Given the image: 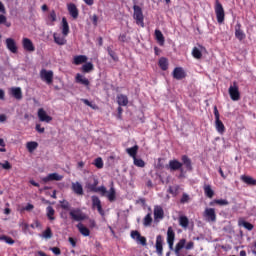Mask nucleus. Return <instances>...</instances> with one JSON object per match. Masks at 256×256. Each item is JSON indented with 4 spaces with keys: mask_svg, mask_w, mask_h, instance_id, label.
Wrapping results in <instances>:
<instances>
[{
    "mask_svg": "<svg viewBox=\"0 0 256 256\" xmlns=\"http://www.w3.org/2000/svg\"><path fill=\"white\" fill-rule=\"evenodd\" d=\"M99 180L96 177H90L89 180L86 182L85 187L88 189V191H91L92 193H100L101 197H107L108 201L110 203H113V201H116L117 199V191L115 190V187L113 185L107 191V188L105 186H99Z\"/></svg>",
    "mask_w": 256,
    "mask_h": 256,
    "instance_id": "obj_1",
    "label": "nucleus"
},
{
    "mask_svg": "<svg viewBox=\"0 0 256 256\" xmlns=\"http://www.w3.org/2000/svg\"><path fill=\"white\" fill-rule=\"evenodd\" d=\"M187 240L185 238L180 239L179 242L176 244L174 252L176 256H185V253H183V251H181L182 249H185L187 251L193 249V247H195V243H193L192 241L188 242L187 244ZM186 244V245H185Z\"/></svg>",
    "mask_w": 256,
    "mask_h": 256,
    "instance_id": "obj_2",
    "label": "nucleus"
},
{
    "mask_svg": "<svg viewBox=\"0 0 256 256\" xmlns=\"http://www.w3.org/2000/svg\"><path fill=\"white\" fill-rule=\"evenodd\" d=\"M214 11H215L217 22L220 25L225 23V9L223 8V4H221L219 0H215Z\"/></svg>",
    "mask_w": 256,
    "mask_h": 256,
    "instance_id": "obj_3",
    "label": "nucleus"
},
{
    "mask_svg": "<svg viewBox=\"0 0 256 256\" xmlns=\"http://www.w3.org/2000/svg\"><path fill=\"white\" fill-rule=\"evenodd\" d=\"M134 14L133 17L136 21L137 25H141L142 27H145V17L143 16V9L140 8L138 5L133 6Z\"/></svg>",
    "mask_w": 256,
    "mask_h": 256,
    "instance_id": "obj_4",
    "label": "nucleus"
},
{
    "mask_svg": "<svg viewBox=\"0 0 256 256\" xmlns=\"http://www.w3.org/2000/svg\"><path fill=\"white\" fill-rule=\"evenodd\" d=\"M228 93L232 101H239L241 99V92H239V84L236 81L228 89Z\"/></svg>",
    "mask_w": 256,
    "mask_h": 256,
    "instance_id": "obj_5",
    "label": "nucleus"
},
{
    "mask_svg": "<svg viewBox=\"0 0 256 256\" xmlns=\"http://www.w3.org/2000/svg\"><path fill=\"white\" fill-rule=\"evenodd\" d=\"M214 117H215V127L216 131L220 134L223 135L225 133V124L221 121L219 110L217 109V106H214Z\"/></svg>",
    "mask_w": 256,
    "mask_h": 256,
    "instance_id": "obj_6",
    "label": "nucleus"
},
{
    "mask_svg": "<svg viewBox=\"0 0 256 256\" xmlns=\"http://www.w3.org/2000/svg\"><path fill=\"white\" fill-rule=\"evenodd\" d=\"M131 239H134L138 245H142V247H147V238L142 236L141 233L137 230H132L130 233Z\"/></svg>",
    "mask_w": 256,
    "mask_h": 256,
    "instance_id": "obj_7",
    "label": "nucleus"
},
{
    "mask_svg": "<svg viewBox=\"0 0 256 256\" xmlns=\"http://www.w3.org/2000/svg\"><path fill=\"white\" fill-rule=\"evenodd\" d=\"M69 215H70L72 221H85V219H87V216L79 208L72 209L69 212Z\"/></svg>",
    "mask_w": 256,
    "mask_h": 256,
    "instance_id": "obj_8",
    "label": "nucleus"
},
{
    "mask_svg": "<svg viewBox=\"0 0 256 256\" xmlns=\"http://www.w3.org/2000/svg\"><path fill=\"white\" fill-rule=\"evenodd\" d=\"M92 201V209H97L99 215L101 217H105V210H103V206L101 205V199L98 198V196L93 195L91 197Z\"/></svg>",
    "mask_w": 256,
    "mask_h": 256,
    "instance_id": "obj_9",
    "label": "nucleus"
},
{
    "mask_svg": "<svg viewBox=\"0 0 256 256\" xmlns=\"http://www.w3.org/2000/svg\"><path fill=\"white\" fill-rule=\"evenodd\" d=\"M40 78L47 83V85H51L53 83V72L51 70L42 69L40 71Z\"/></svg>",
    "mask_w": 256,
    "mask_h": 256,
    "instance_id": "obj_10",
    "label": "nucleus"
},
{
    "mask_svg": "<svg viewBox=\"0 0 256 256\" xmlns=\"http://www.w3.org/2000/svg\"><path fill=\"white\" fill-rule=\"evenodd\" d=\"M204 217L208 222L215 223L217 221V214L214 208H206L204 211Z\"/></svg>",
    "mask_w": 256,
    "mask_h": 256,
    "instance_id": "obj_11",
    "label": "nucleus"
},
{
    "mask_svg": "<svg viewBox=\"0 0 256 256\" xmlns=\"http://www.w3.org/2000/svg\"><path fill=\"white\" fill-rule=\"evenodd\" d=\"M38 119L42 123H51L53 121V117L47 115V112L43 108L38 109Z\"/></svg>",
    "mask_w": 256,
    "mask_h": 256,
    "instance_id": "obj_12",
    "label": "nucleus"
},
{
    "mask_svg": "<svg viewBox=\"0 0 256 256\" xmlns=\"http://www.w3.org/2000/svg\"><path fill=\"white\" fill-rule=\"evenodd\" d=\"M5 45L8 51H10V53H14V54L17 53L18 48H17V42H15V39L7 38L5 40Z\"/></svg>",
    "mask_w": 256,
    "mask_h": 256,
    "instance_id": "obj_13",
    "label": "nucleus"
},
{
    "mask_svg": "<svg viewBox=\"0 0 256 256\" xmlns=\"http://www.w3.org/2000/svg\"><path fill=\"white\" fill-rule=\"evenodd\" d=\"M172 76L174 77V79H177V81H181V79H185V77H187V73L183 68L176 67L173 70Z\"/></svg>",
    "mask_w": 256,
    "mask_h": 256,
    "instance_id": "obj_14",
    "label": "nucleus"
},
{
    "mask_svg": "<svg viewBox=\"0 0 256 256\" xmlns=\"http://www.w3.org/2000/svg\"><path fill=\"white\" fill-rule=\"evenodd\" d=\"M168 168L170 169V171H183V163H181L177 159L170 160Z\"/></svg>",
    "mask_w": 256,
    "mask_h": 256,
    "instance_id": "obj_15",
    "label": "nucleus"
},
{
    "mask_svg": "<svg viewBox=\"0 0 256 256\" xmlns=\"http://www.w3.org/2000/svg\"><path fill=\"white\" fill-rule=\"evenodd\" d=\"M22 46L23 49L29 53H33V51H35V45H33V41H31L29 38L22 39Z\"/></svg>",
    "mask_w": 256,
    "mask_h": 256,
    "instance_id": "obj_16",
    "label": "nucleus"
},
{
    "mask_svg": "<svg viewBox=\"0 0 256 256\" xmlns=\"http://www.w3.org/2000/svg\"><path fill=\"white\" fill-rule=\"evenodd\" d=\"M165 218V211H163V207L155 206L154 207V219L155 221H161Z\"/></svg>",
    "mask_w": 256,
    "mask_h": 256,
    "instance_id": "obj_17",
    "label": "nucleus"
},
{
    "mask_svg": "<svg viewBox=\"0 0 256 256\" xmlns=\"http://www.w3.org/2000/svg\"><path fill=\"white\" fill-rule=\"evenodd\" d=\"M63 179L62 175L58 173L48 174L46 177L42 178L43 183H49V181H61Z\"/></svg>",
    "mask_w": 256,
    "mask_h": 256,
    "instance_id": "obj_18",
    "label": "nucleus"
},
{
    "mask_svg": "<svg viewBox=\"0 0 256 256\" xmlns=\"http://www.w3.org/2000/svg\"><path fill=\"white\" fill-rule=\"evenodd\" d=\"M167 243L170 249H173V244L175 243V231H173L172 227H168L167 230Z\"/></svg>",
    "mask_w": 256,
    "mask_h": 256,
    "instance_id": "obj_19",
    "label": "nucleus"
},
{
    "mask_svg": "<svg viewBox=\"0 0 256 256\" xmlns=\"http://www.w3.org/2000/svg\"><path fill=\"white\" fill-rule=\"evenodd\" d=\"M163 236L162 235H158L156 237V244H155V247H156V253L157 255H163Z\"/></svg>",
    "mask_w": 256,
    "mask_h": 256,
    "instance_id": "obj_20",
    "label": "nucleus"
},
{
    "mask_svg": "<svg viewBox=\"0 0 256 256\" xmlns=\"http://www.w3.org/2000/svg\"><path fill=\"white\" fill-rule=\"evenodd\" d=\"M181 161H182V166L184 165V167L188 171H193V163L191 162V158H189V156L182 155Z\"/></svg>",
    "mask_w": 256,
    "mask_h": 256,
    "instance_id": "obj_21",
    "label": "nucleus"
},
{
    "mask_svg": "<svg viewBox=\"0 0 256 256\" xmlns=\"http://www.w3.org/2000/svg\"><path fill=\"white\" fill-rule=\"evenodd\" d=\"M67 8L73 19H77V17H79V9H77V6L74 3L67 4Z\"/></svg>",
    "mask_w": 256,
    "mask_h": 256,
    "instance_id": "obj_22",
    "label": "nucleus"
},
{
    "mask_svg": "<svg viewBox=\"0 0 256 256\" xmlns=\"http://www.w3.org/2000/svg\"><path fill=\"white\" fill-rule=\"evenodd\" d=\"M235 37H236V39H238V41H243V39H245V37H247L245 35V32H243V30L241 29V23H238L235 26Z\"/></svg>",
    "mask_w": 256,
    "mask_h": 256,
    "instance_id": "obj_23",
    "label": "nucleus"
},
{
    "mask_svg": "<svg viewBox=\"0 0 256 256\" xmlns=\"http://www.w3.org/2000/svg\"><path fill=\"white\" fill-rule=\"evenodd\" d=\"M10 93L14 99H17V101H21V99H23V92L20 87L11 88Z\"/></svg>",
    "mask_w": 256,
    "mask_h": 256,
    "instance_id": "obj_24",
    "label": "nucleus"
},
{
    "mask_svg": "<svg viewBox=\"0 0 256 256\" xmlns=\"http://www.w3.org/2000/svg\"><path fill=\"white\" fill-rule=\"evenodd\" d=\"M53 39L56 45H67V39H65V36H61V34H58L57 32H54Z\"/></svg>",
    "mask_w": 256,
    "mask_h": 256,
    "instance_id": "obj_25",
    "label": "nucleus"
},
{
    "mask_svg": "<svg viewBox=\"0 0 256 256\" xmlns=\"http://www.w3.org/2000/svg\"><path fill=\"white\" fill-rule=\"evenodd\" d=\"M117 103L120 107H127L129 105V98L127 95L120 94L117 96Z\"/></svg>",
    "mask_w": 256,
    "mask_h": 256,
    "instance_id": "obj_26",
    "label": "nucleus"
},
{
    "mask_svg": "<svg viewBox=\"0 0 256 256\" xmlns=\"http://www.w3.org/2000/svg\"><path fill=\"white\" fill-rule=\"evenodd\" d=\"M72 191L76 194V195H84L83 192V185H81V183L79 182H73L72 183Z\"/></svg>",
    "mask_w": 256,
    "mask_h": 256,
    "instance_id": "obj_27",
    "label": "nucleus"
},
{
    "mask_svg": "<svg viewBox=\"0 0 256 256\" xmlns=\"http://www.w3.org/2000/svg\"><path fill=\"white\" fill-rule=\"evenodd\" d=\"M77 229L79 233H81V235H83L84 237H89V235H91V230H89V228L83 225V223H78Z\"/></svg>",
    "mask_w": 256,
    "mask_h": 256,
    "instance_id": "obj_28",
    "label": "nucleus"
},
{
    "mask_svg": "<svg viewBox=\"0 0 256 256\" xmlns=\"http://www.w3.org/2000/svg\"><path fill=\"white\" fill-rule=\"evenodd\" d=\"M87 56L86 55H77L73 58L74 65H83V63H87Z\"/></svg>",
    "mask_w": 256,
    "mask_h": 256,
    "instance_id": "obj_29",
    "label": "nucleus"
},
{
    "mask_svg": "<svg viewBox=\"0 0 256 256\" xmlns=\"http://www.w3.org/2000/svg\"><path fill=\"white\" fill-rule=\"evenodd\" d=\"M61 29L63 37H67L69 35V22H67V18L65 17L62 18Z\"/></svg>",
    "mask_w": 256,
    "mask_h": 256,
    "instance_id": "obj_30",
    "label": "nucleus"
},
{
    "mask_svg": "<svg viewBox=\"0 0 256 256\" xmlns=\"http://www.w3.org/2000/svg\"><path fill=\"white\" fill-rule=\"evenodd\" d=\"M203 189H204V194L206 195V197H208V199H213V197L215 195V191H213V188H211V185L205 184L203 186Z\"/></svg>",
    "mask_w": 256,
    "mask_h": 256,
    "instance_id": "obj_31",
    "label": "nucleus"
},
{
    "mask_svg": "<svg viewBox=\"0 0 256 256\" xmlns=\"http://www.w3.org/2000/svg\"><path fill=\"white\" fill-rule=\"evenodd\" d=\"M238 225L240 227H244V229H247V231H253L255 226L251 224L250 222L245 221L244 219H239L238 220Z\"/></svg>",
    "mask_w": 256,
    "mask_h": 256,
    "instance_id": "obj_32",
    "label": "nucleus"
},
{
    "mask_svg": "<svg viewBox=\"0 0 256 256\" xmlns=\"http://www.w3.org/2000/svg\"><path fill=\"white\" fill-rule=\"evenodd\" d=\"M76 83H80V85H84L85 87H89L90 85L89 79L81 74L76 75Z\"/></svg>",
    "mask_w": 256,
    "mask_h": 256,
    "instance_id": "obj_33",
    "label": "nucleus"
},
{
    "mask_svg": "<svg viewBox=\"0 0 256 256\" xmlns=\"http://www.w3.org/2000/svg\"><path fill=\"white\" fill-rule=\"evenodd\" d=\"M158 65L162 71H167V69H169V60L165 57H161L158 61Z\"/></svg>",
    "mask_w": 256,
    "mask_h": 256,
    "instance_id": "obj_34",
    "label": "nucleus"
},
{
    "mask_svg": "<svg viewBox=\"0 0 256 256\" xmlns=\"http://www.w3.org/2000/svg\"><path fill=\"white\" fill-rule=\"evenodd\" d=\"M241 181H243V183H245L246 185H252V186H256V180L253 179V177L251 176H247V175H242L240 177Z\"/></svg>",
    "mask_w": 256,
    "mask_h": 256,
    "instance_id": "obj_35",
    "label": "nucleus"
},
{
    "mask_svg": "<svg viewBox=\"0 0 256 256\" xmlns=\"http://www.w3.org/2000/svg\"><path fill=\"white\" fill-rule=\"evenodd\" d=\"M46 216L49 221H55V209L52 206L46 208Z\"/></svg>",
    "mask_w": 256,
    "mask_h": 256,
    "instance_id": "obj_36",
    "label": "nucleus"
},
{
    "mask_svg": "<svg viewBox=\"0 0 256 256\" xmlns=\"http://www.w3.org/2000/svg\"><path fill=\"white\" fill-rule=\"evenodd\" d=\"M55 21H57V13H55V10H52L48 15L47 25L53 26L55 25Z\"/></svg>",
    "mask_w": 256,
    "mask_h": 256,
    "instance_id": "obj_37",
    "label": "nucleus"
},
{
    "mask_svg": "<svg viewBox=\"0 0 256 256\" xmlns=\"http://www.w3.org/2000/svg\"><path fill=\"white\" fill-rule=\"evenodd\" d=\"M93 69H95V67L93 66V63H91V62H88V63L85 62V64H83L81 67L82 73H91V71H93Z\"/></svg>",
    "mask_w": 256,
    "mask_h": 256,
    "instance_id": "obj_38",
    "label": "nucleus"
},
{
    "mask_svg": "<svg viewBox=\"0 0 256 256\" xmlns=\"http://www.w3.org/2000/svg\"><path fill=\"white\" fill-rule=\"evenodd\" d=\"M138 151H139V146L138 145H134L133 147L126 149V152L128 153V155H130V157H132V159L137 157V152Z\"/></svg>",
    "mask_w": 256,
    "mask_h": 256,
    "instance_id": "obj_39",
    "label": "nucleus"
},
{
    "mask_svg": "<svg viewBox=\"0 0 256 256\" xmlns=\"http://www.w3.org/2000/svg\"><path fill=\"white\" fill-rule=\"evenodd\" d=\"M37 147H39V143H37L36 141H30L26 143V148L29 151V153H33V151H35Z\"/></svg>",
    "mask_w": 256,
    "mask_h": 256,
    "instance_id": "obj_40",
    "label": "nucleus"
},
{
    "mask_svg": "<svg viewBox=\"0 0 256 256\" xmlns=\"http://www.w3.org/2000/svg\"><path fill=\"white\" fill-rule=\"evenodd\" d=\"M213 205H220L223 207L225 205H229V201L227 199H216L210 202V206L213 207Z\"/></svg>",
    "mask_w": 256,
    "mask_h": 256,
    "instance_id": "obj_41",
    "label": "nucleus"
},
{
    "mask_svg": "<svg viewBox=\"0 0 256 256\" xmlns=\"http://www.w3.org/2000/svg\"><path fill=\"white\" fill-rule=\"evenodd\" d=\"M179 225H180V227L187 229L189 227V218H187V216H180L179 217Z\"/></svg>",
    "mask_w": 256,
    "mask_h": 256,
    "instance_id": "obj_42",
    "label": "nucleus"
},
{
    "mask_svg": "<svg viewBox=\"0 0 256 256\" xmlns=\"http://www.w3.org/2000/svg\"><path fill=\"white\" fill-rule=\"evenodd\" d=\"M155 37L160 45H163V43H165V36H163L161 30H155Z\"/></svg>",
    "mask_w": 256,
    "mask_h": 256,
    "instance_id": "obj_43",
    "label": "nucleus"
},
{
    "mask_svg": "<svg viewBox=\"0 0 256 256\" xmlns=\"http://www.w3.org/2000/svg\"><path fill=\"white\" fill-rule=\"evenodd\" d=\"M151 223H153V217L151 213H148L143 219V225L144 227H151Z\"/></svg>",
    "mask_w": 256,
    "mask_h": 256,
    "instance_id": "obj_44",
    "label": "nucleus"
},
{
    "mask_svg": "<svg viewBox=\"0 0 256 256\" xmlns=\"http://www.w3.org/2000/svg\"><path fill=\"white\" fill-rule=\"evenodd\" d=\"M0 241H5V243H7L8 245H14L15 244V240H13V238L6 236V235H2L0 236Z\"/></svg>",
    "mask_w": 256,
    "mask_h": 256,
    "instance_id": "obj_45",
    "label": "nucleus"
},
{
    "mask_svg": "<svg viewBox=\"0 0 256 256\" xmlns=\"http://www.w3.org/2000/svg\"><path fill=\"white\" fill-rule=\"evenodd\" d=\"M107 51H108V55L111 57V59H113V61L115 62L119 61V56H117V53H115V51H113L111 47H108Z\"/></svg>",
    "mask_w": 256,
    "mask_h": 256,
    "instance_id": "obj_46",
    "label": "nucleus"
},
{
    "mask_svg": "<svg viewBox=\"0 0 256 256\" xmlns=\"http://www.w3.org/2000/svg\"><path fill=\"white\" fill-rule=\"evenodd\" d=\"M192 55L195 59H201V57H203V54L201 53V50H199V48H197V47L193 48Z\"/></svg>",
    "mask_w": 256,
    "mask_h": 256,
    "instance_id": "obj_47",
    "label": "nucleus"
},
{
    "mask_svg": "<svg viewBox=\"0 0 256 256\" xmlns=\"http://www.w3.org/2000/svg\"><path fill=\"white\" fill-rule=\"evenodd\" d=\"M60 207L61 209H64V211H69L71 209V204L67 200L60 201Z\"/></svg>",
    "mask_w": 256,
    "mask_h": 256,
    "instance_id": "obj_48",
    "label": "nucleus"
},
{
    "mask_svg": "<svg viewBox=\"0 0 256 256\" xmlns=\"http://www.w3.org/2000/svg\"><path fill=\"white\" fill-rule=\"evenodd\" d=\"M133 161L136 167H141V168L145 167V161H143V159L135 157L133 158Z\"/></svg>",
    "mask_w": 256,
    "mask_h": 256,
    "instance_id": "obj_49",
    "label": "nucleus"
},
{
    "mask_svg": "<svg viewBox=\"0 0 256 256\" xmlns=\"http://www.w3.org/2000/svg\"><path fill=\"white\" fill-rule=\"evenodd\" d=\"M94 165L97 167V169H103V158L98 157L94 160Z\"/></svg>",
    "mask_w": 256,
    "mask_h": 256,
    "instance_id": "obj_50",
    "label": "nucleus"
},
{
    "mask_svg": "<svg viewBox=\"0 0 256 256\" xmlns=\"http://www.w3.org/2000/svg\"><path fill=\"white\" fill-rule=\"evenodd\" d=\"M43 237L45 239H51V237H53V232L51 231V228H46V230L43 232Z\"/></svg>",
    "mask_w": 256,
    "mask_h": 256,
    "instance_id": "obj_51",
    "label": "nucleus"
},
{
    "mask_svg": "<svg viewBox=\"0 0 256 256\" xmlns=\"http://www.w3.org/2000/svg\"><path fill=\"white\" fill-rule=\"evenodd\" d=\"M82 102L87 105V107H91V109H99V107L95 104H92L88 99H82Z\"/></svg>",
    "mask_w": 256,
    "mask_h": 256,
    "instance_id": "obj_52",
    "label": "nucleus"
},
{
    "mask_svg": "<svg viewBox=\"0 0 256 256\" xmlns=\"http://www.w3.org/2000/svg\"><path fill=\"white\" fill-rule=\"evenodd\" d=\"M190 199L191 198L188 196L187 193H183V195H182V197L180 199V203H182V204L189 203Z\"/></svg>",
    "mask_w": 256,
    "mask_h": 256,
    "instance_id": "obj_53",
    "label": "nucleus"
},
{
    "mask_svg": "<svg viewBox=\"0 0 256 256\" xmlns=\"http://www.w3.org/2000/svg\"><path fill=\"white\" fill-rule=\"evenodd\" d=\"M50 251H52L54 255H61V249L59 247H52L50 248Z\"/></svg>",
    "mask_w": 256,
    "mask_h": 256,
    "instance_id": "obj_54",
    "label": "nucleus"
},
{
    "mask_svg": "<svg viewBox=\"0 0 256 256\" xmlns=\"http://www.w3.org/2000/svg\"><path fill=\"white\" fill-rule=\"evenodd\" d=\"M68 241H69L70 245H72L73 248L77 247V239H75L73 237H69Z\"/></svg>",
    "mask_w": 256,
    "mask_h": 256,
    "instance_id": "obj_55",
    "label": "nucleus"
},
{
    "mask_svg": "<svg viewBox=\"0 0 256 256\" xmlns=\"http://www.w3.org/2000/svg\"><path fill=\"white\" fill-rule=\"evenodd\" d=\"M118 41H121V43L127 42V34H120L118 37Z\"/></svg>",
    "mask_w": 256,
    "mask_h": 256,
    "instance_id": "obj_56",
    "label": "nucleus"
},
{
    "mask_svg": "<svg viewBox=\"0 0 256 256\" xmlns=\"http://www.w3.org/2000/svg\"><path fill=\"white\" fill-rule=\"evenodd\" d=\"M1 167L3 169L9 170V169H11L12 166H11V163H9V161H5V163L1 164Z\"/></svg>",
    "mask_w": 256,
    "mask_h": 256,
    "instance_id": "obj_57",
    "label": "nucleus"
},
{
    "mask_svg": "<svg viewBox=\"0 0 256 256\" xmlns=\"http://www.w3.org/2000/svg\"><path fill=\"white\" fill-rule=\"evenodd\" d=\"M33 209H35V206L31 203H28L25 207H24V211H33Z\"/></svg>",
    "mask_w": 256,
    "mask_h": 256,
    "instance_id": "obj_58",
    "label": "nucleus"
},
{
    "mask_svg": "<svg viewBox=\"0 0 256 256\" xmlns=\"http://www.w3.org/2000/svg\"><path fill=\"white\" fill-rule=\"evenodd\" d=\"M36 131L38 133H45V128L41 127V124H36Z\"/></svg>",
    "mask_w": 256,
    "mask_h": 256,
    "instance_id": "obj_59",
    "label": "nucleus"
},
{
    "mask_svg": "<svg viewBox=\"0 0 256 256\" xmlns=\"http://www.w3.org/2000/svg\"><path fill=\"white\" fill-rule=\"evenodd\" d=\"M7 21V16L0 14V25H4Z\"/></svg>",
    "mask_w": 256,
    "mask_h": 256,
    "instance_id": "obj_60",
    "label": "nucleus"
},
{
    "mask_svg": "<svg viewBox=\"0 0 256 256\" xmlns=\"http://www.w3.org/2000/svg\"><path fill=\"white\" fill-rule=\"evenodd\" d=\"M168 193H170L171 195H176L177 194V188H173V187H169L168 188Z\"/></svg>",
    "mask_w": 256,
    "mask_h": 256,
    "instance_id": "obj_61",
    "label": "nucleus"
},
{
    "mask_svg": "<svg viewBox=\"0 0 256 256\" xmlns=\"http://www.w3.org/2000/svg\"><path fill=\"white\" fill-rule=\"evenodd\" d=\"M0 13H3V15L7 13V11L5 10V5L1 1H0Z\"/></svg>",
    "mask_w": 256,
    "mask_h": 256,
    "instance_id": "obj_62",
    "label": "nucleus"
},
{
    "mask_svg": "<svg viewBox=\"0 0 256 256\" xmlns=\"http://www.w3.org/2000/svg\"><path fill=\"white\" fill-rule=\"evenodd\" d=\"M97 21H99V18L97 17L96 14H94V15L92 16L93 25H97Z\"/></svg>",
    "mask_w": 256,
    "mask_h": 256,
    "instance_id": "obj_63",
    "label": "nucleus"
},
{
    "mask_svg": "<svg viewBox=\"0 0 256 256\" xmlns=\"http://www.w3.org/2000/svg\"><path fill=\"white\" fill-rule=\"evenodd\" d=\"M219 173H220V175H221V177L223 178V179H227V175H225V173L223 172V169L222 168H219Z\"/></svg>",
    "mask_w": 256,
    "mask_h": 256,
    "instance_id": "obj_64",
    "label": "nucleus"
}]
</instances>
